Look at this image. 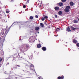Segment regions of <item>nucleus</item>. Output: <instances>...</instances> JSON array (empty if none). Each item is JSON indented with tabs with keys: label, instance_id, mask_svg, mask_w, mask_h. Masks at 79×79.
<instances>
[{
	"label": "nucleus",
	"instance_id": "obj_1",
	"mask_svg": "<svg viewBox=\"0 0 79 79\" xmlns=\"http://www.w3.org/2000/svg\"><path fill=\"white\" fill-rule=\"evenodd\" d=\"M71 8V7H70L69 6H66V7L64 9V11L66 13H68L69 11V10H70Z\"/></svg>",
	"mask_w": 79,
	"mask_h": 79
},
{
	"label": "nucleus",
	"instance_id": "obj_2",
	"mask_svg": "<svg viewBox=\"0 0 79 79\" xmlns=\"http://www.w3.org/2000/svg\"><path fill=\"white\" fill-rule=\"evenodd\" d=\"M9 31V30H7V28H6L5 30V33H4V32L3 31V33L2 34V35H3V37H6V34H8V32Z\"/></svg>",
	"mask_w": 79,
	"mask_h": 79
},
{
	"label": "nucleus",
	"instance_id": "obj_3",
	"mask_svg": "<svg viewBox=\"0 0 79 79\" xmlns=\"http://www.w3.org/2000/svg\"><path fill=\"white\" fill-rule=\"evenodd\" d=\"M17 75H15V76H12L11 77H10V78H6V79H17L18 77H16Z\"/></svg>",
	"mask_w": 79,
	"mask_h": 79
},
{
	"label": "nucleus",
	"instance_id": "obj_4",
	"mask_svg": "<svg viewBox=\"0 0 79 79\" xmlns=\"http://www.w3.org/2000/svg\"><path fill=\"white\" fill-rule=\"evenodd\" d=\"M70 28L72 30H73V31H76L79 29V28L78 27L74 28L72 26H71Z\"/></svg>",
	"mask_w": 79,
	"mask_h": 79
},
{
	"label": "nucleus",
	"instance_id": "obj_5",
	"mask_svg": "<svg viewBox=\"0 0 79 79\" xmlns=\"http://www.w3.org/2000/svg\"><path fill=\"white\" fill-rule=\"evenodd\" d=\"M34 69V65H31L30 66V69L31 70H33Z\"/></svg>",
	"mask_w": 79,
	"mask_h": 79
},
{
	"label": "nucleus",
	"instance_id": "obj_6",
	"mask_svg": "<svg viewBox=\"0 0 79 79\" xmlns=\"http://www.w3.org/2000/svg\"><path fill=\"white\" fill-rule=\"evenodd\" d=\"M63 5V3L62 2H60L59 3V6H62Z\"/></svg>",
	"mask_w": 79,
	"mask_h": 79
},
{
	"label": "nucleus",
	"instance_id": "obj_7",
	"mask_svg": "<svg viewBox=\"0 0 79 79\" xmlns=\"http://www.w3.org/2000/svg\"><path fill=\"white\" fill-rule=\"evenodd\" d=\"M67 30L68 31V32H70L71 31V30L70 29V28L69 27H67Z\"/></svg>",
	"mask_w": 79,
	"mask_h": 79
},
{
	"label": "nucleus",
	"instance_id": "obj_8",
	"mask_svg": "<svg viewBox=\"0 0 79 79\" xmlns=\"http://www.w3.org/2000/svg\"><path fill=\"white\" fill-rule=\"evenodd\" d=\"M42 49L43 51H46L47 48L45 47H43L42 48Z\"/></svg>",
	"mask_w": 79,
	"mask_h": 79
},
{
	"label": "nucleus",
	"instance_id": "obj_9",
	"mask_svg": "<svg viewBox=\"0 0 79 79\" xmlns=\"http://www.w3.org/2000/svg\"><path fill=\"white\" fill-rule=\"evenodd\" d=\"M60 8H59V7L58 6L55 7V10H58Z\"/></svg>",
	"mask_w": 79,
	"mask_h": 79
},
{
	"label": "nucleus",
	"instance_id": "obj_10",
	"mask_svg": "<svg viewBox=\"0 0 79 79\" xmlns=\"http://www.w3.org/2000/svg\"><path fill=\"white\" fill-rule=\"evenodd\" d=\"M26 50V48H23L22 49V51L23 52H25V51Z\"/></svg>",
	"mask_w": 79,
	"mask_h": 79
},
{
	"label": "nucleus",
	"instance_id": "obj_11",
	"mask_svg": "<svg viewBox=\"0 0 79 79\" xmlns=\"http://www.w3.org/2000/svg\"><path fill=\"white\" fill-rule=\"evenodd\" d=\"M70 6H73V5H74V3L73 2H70Z\"/></svg>",
	"mask_w": 79,
	"mask_h": 79
},
{
	"label": "nucleus",
	"instance_id": "obj_12",
	"mask_svg": "<svg viewBox=\"0 0 79 79\" xmlns=\"http://www.w3.org/2000/svg\"><path fill=\"white\" fill-rule=\"evenodd\" d=\"M35 31H38V30H39V27H36L35 28Z\"/></svg>",
	"mask_w": 79,
	"mask_h": 79
},
{
	"label": "nucleus",
	"instance_id": "obj_13",
	"mask_svg": "<svg viewBox=\"0 0 79 79\" xmlns=\"http://www.w3.org/2000/svg\"><path fill=\"white\" fill-rule=\"evenodd\" d=\"M40 25L41 26V27H44V25L42 23H40Z\"/></svg>",
	"mask_w": 79,
	"mask_h": 79
},
{
	"label": "nucleus",
	"instance_id": "obj_14",
	"mask_svg": "<svg viewBox=\"0 0 79 79\" xmlns=\"http://www.w3.org/2000/svg\"><path fill=\"white\" fill-rule=\"evenodd\" d=\"M73 42L74 44H76V42H77V40H73Z\"/></svg>",
	"mask_w": 79,
	"mask_h": 79
},
{
	"label": "nucleus",
	"instance_id": "obj_15",
	"mask_svg": "<svg viewBox=\"0 0 79 79\" xmlns=\"http://www.w3.org/2000/svg\"><path fill=\"white\" fill-rule=\"evenodd\" d=\"M58 13H59V15H62V11H60Z\"/></svg>",
	"mask_w": 79,
	"mask_h": 79
},
{
	"label": "nucleus",
	"instance_id": "obj_16",
	"mask_svg": "<svg viewBox=\"0 0 79 79\" xmlns=\"http://www.w3.org/2000/svg\"><path fill=\"white\" fill-rule=\"evenodd\" d=\"M38 48H40L41 47V45L40 44H38L37 46Z\"/></svg>",
	"mask_w": 79,
	"mask_h": 79
},
{
	"label": "nucleus",
	"instance_id": "obj_17",
	"mask_svg": "<svg viewBox=\"0 0 79 79\" xmlns=\"http://www.w3.org/2000/svg\"><path fill=\"white\" fill-rule=\"evenodd\" d=\"M74 23H78V21L77 20H75L74 21Z\"/></svg>",
	"mask_w": 79,
	"mask_h": 79
},
{
	"label": "nucleus",
	"instance_id": "obj_18",
	"mask_svg": "<svg viewBox=\"0 0 79 79\" xmlns=\"http://www.w3.org/2000/svg\"><path fill=\"white\" fill-rule=\"evenodd\" d=\"M29 47V45H26V47L25 48L26 49V48H28V47Z\"/></svg>",
	"mask_w": 79,
	"mask_h": 79
},
{
	"label": "nucleus",
	"instance_id": "obj_19",
	"mask_svg": "<svg viewBox=\"0 0 79 79\" xmlns=\"http://www.w3.org/2000/svg\"><path fill=\"white\" fill-rule=\"evenodd\" d=\"M30 19H33V17L31 16L30 17Z\"/></svg>",
	"mask_w": 79,
	"mask_h": 79
},
{
	"label": "nucleus",
	"instance_id": "obj_20",
	"mask_svg": "<svg viewBox=\"0 0 79 79\" xmlns=\"http://www.w3.org/2000/svg\"><path fill=\"white\" fill-rule=\"evenodd\" d=\"M61 1L62 2H65L66 1V0H61Z\"/></svg>",
	"mask_w": 79,
	"mask_h": 79
},
{
	"label": "nucleus",
	"instance_id": "obj_21",
	"mask_svg": "<svg viewBox=\"0 0 79 79\" xmlns=\"http://www.w3.org/2000/svg\"><path fill=\"white\" fill-rule=\"evenodd\" d=\"M44 18L45 19H47V18H48V17L47 16H45L44 17Z\"/></svg>",
	"mask_w": 79,
	"mask_h": 79
},
{
	"label": "nucleus",
	"instance_id": "obj_22",
	"mask_svg": "<svg viewBox=\"0 0 79 79\" xmlns=\"http://www.w3.org/2000/svg\"><path fill=\"white\" fill-rule=\"evenodd\" d=\"M42 21H44L45 20V18H42L41 19Z\"/></svg>",
	"mask_w": 79,
	"mask_h": 79
},
{
	"label": "nucleus",
	"instance_id": "obj_23",
	"mask_svg": "<svg viewBox=\"0 0 79 79\" xmlns=\"http://www.w3.org/2000/svg\"><path fill=\"white\" fill-rule=\"evenodd\" d=\"M33 31H34V30H33V29H31V30H30V32H33Z\"/></svg>",
	"mask_w": 79,
	"mask_h": 79
},
{
	"label": "nucleus",
	"instance_id": "obj_24",
	"mask_svg": "<svg viewBox=\"0 0 79 79\" xmlns=\"http://www.w3.org/2000/svg\"><path fill=\"white\" fill-rule=\"evenodd\" d=\"M64 79V77H63V76H62L61 77L60 79Z\"/></svg>",
	"mask_w": 79,
	"mask_h": 79
},
{
	"label": "nucleus",
	"instance_id": "obj_25",
	"mask_svg": "<svg viewBox=\"0 0 79 79\" xmlns=\"http://www.w3.org/2000/svg\"><path fill=\"white\" fill-rule=\"evenodd\" d=\"M77 45L78 47H79V43H78L77 44Z\"/></svg>",
	"mask_w": 79,
	"mask_h": 79
},
{
	"label": "nucleus",
	"instance_id": "obj_26",
	"mask_svg": "<svg viewBox=\"0 0 79 79\" xmlns=\"http://www.w3.org/2000/svg\"><path fill=\"white\" fill-rule=\"evenodd\" d=\"M26 5H24L23 6V8H26Z\"/></svg>",
	"mask_w": 79,
	"mask_h": 79
},
{
	"label": "nucleus",
	"instance_id": "obj_27",
	"mask_svg": "<svg viewBox=\"0 0 79 79\" xmlns=\"http://www.w3.org/2000/svg\"><path fill=\"white\" fill-rule=\"evenodd\" d=\"M35 17L36 18H38V15H35Z\"/></svg>",
	"mask_w": 79,
	"mask_h": 79
},
{
	"label": "nucleus",
	"instance_id": "obj_28",
	"mask_svg": "<svg viewBox=\"0 0 79 79\" xmlns=\"http://www.w3.org/2000/svg\"><path fill=\"white\" fill-rule=\"evenodd\" d=\"M55 18H57V15H55Z\"/></svg>",
	"mask_w": 79,
	"mask_h": 79
},
{
	"label": "nucleus",
	"instance_id": "obj_29",
	"mask_svg": "<svg viewBox=\"0 0 79 79\" xmlns=\"http://www.w3.org/2000/svg\"><path fill=\"white\" fill-rule=\"evenodd\" d=\"M6 13H9V12L8 11H6Z\"/></svg>",
	"mask_w": 79,
	"mask_h": 79
},
{
	"label": "nucleus",
	"instance_id": "obj_30",
	"mask_svg": "<svg viewBox=\"0 0 79 79\" xmlns=\"http://www.w3.org/2000/svg\"><path fill=\"white\" fill-rule=\"evenodd\" d=\"M58 79H61V77H58Z\"/></svg>",
	"mask_w": 79,
	"mask_h": 79
},
{
	"label": "nucleus",
	"instance_id": "obj_31",
	"mask_svg": "<svg viewBox=\"0 0 79 79\" xmlns=\"http://www.w3.org/2000/svg\"><path fill=\"white\" fill-rule=\"evenodd\" d=\"M2 60V58H0V62Z\"/></svg>",
	"mask_w": 79,
	"mask_h": 79
},
{
	"label": "nucleus",
	"instance_id": "obj_32",
	"mask_svg": "<svg viewBox=\"0 0 79 79\" xmlns=\"http://www.w3.org/2000/svg\"><path fill=\"white\" fill-rule=\"evenodd\" d=\"M57 29L59 30V31H60V28H57Z\"/></svg>",
	"mask_w": 79,
	"mask_h": 79
},
{
	"label": "nucleus",
	"instance_id": "obj_33",
	"mask_svg": "<svg viewBox=\"0 0 79 79\" xmlns=\"http://www.w3.org/2000/svg\"><path fill=\"white\" fill-rule=\"evenodd\" d=\"M56 31H58V29H57L56 30Z\"/></svg>",
	"mask_w": 79,
	"mask_h": 79
},
{
	"label": "nucleus",
	"instance_id": "obj_34",
	"mask_svg": "<svg viewBox=\"0 0 79 79\" xmlns=\"http://www.w3.org/2000/svg\"><path fill=\"white\" fill-rule=\"evenodd\" d=\"M17 66H18V67H20V66H19V65H17Z\"/></svg>",
	"mask_w": 79,
	"mask_h": 79
},
{
	"label": "nucleus",
	"instance_id": "obj_35",
	"mask_svg": "<svg viewBox=\"0 0 79 79\" xmlns=\"http://www.w3.org/2000/svg\"><path fill=\"white\" fill-rule=\"evenodd\" d=\"M13 1V0H11V2H12V1Z\"/></svg>",
	"mask_w": 79,
	"mask_h": 79
},
{
	"label": "nucleus",
	"instance_id": "obj_36",
	"mask_svg": "<svg viewBox=\"0 0 79 79\" xmlns=\"http://www.w3.org/2000/svg\"><path fill=\"white\" fill-rule=\"evenodd\" d=\"M48 4H49L48 3L47 4V5H48Z\"/></svg>",
	"mask_w": 79,
	"mask_h": 79
},
{
	"label": "nucleus",
	"instance_id": "obj_37",
	"mask_svg": "<svg viewBox=\"0 0 79 79\" xmlns=\"http://www.w3.org/2000/svg\"><path fill=\"white\" fill-rule=\"evenodd\" d=\"M39 79H40V77H39Z\"/></svg>",
	"mask_w": 79,
	"mask_h": 79
},
{
	"label": "nucleus",
	"instance_id": "obj_38",
	"mask_svg": "<svg viewBox=\"0 0 79 79\" xmlns=\"http://www.w3.org/2000/svg\"><path fill=\"white\" fill-rule=\"evenodd\" d=\"M44 24H46V23H44Z\"/></svg>",
	"mask_w": 79,
	"mask_h": 79
},
{
	"label": "nucleus",
	"instance_id": "obj_39",
	"mask_svg": "<svg viewBox=\"0 0 79 79\" xmlns=\"http://www.w3.org/2000/svg\"><path fill=\"white\" fill-rule=\"evenodd\" d=\"M39 32H38V34H39Z\"/></svg>",
	"mask_w": 79,
	"mask_h": 79
},
{
	"label": "nucleus",
	"instance_id": "obj_40",
	"mask_svg": "<svg viewBox=\"0 0 79 79\" xmlns=\"http://www.w3.org/2000/svg\"><path fill=\"white\" fill-rule=\"evenodd\" d=\"M30 0H28V2H29V1Z\"/></svg>",
	"mask_w": 79,
	"mask_h": 79
},
{
	"label": "nucleus",
	"instance_id": "obj_41",
	"mask_svg": "<svg viewBox=\"0 0 79 79\" xmlns=\"http://www.w3.org/2000/svg\"><path fill=\"white\" fill-rule=\"evenodd\" d=\"M0 39H1V37H0Z\"/></svg>",
	"mask_w": 79,
	"mask_h": 79
},
{
	"label": "nucleus",
	"instance_id": "obj_42",
	"mask_svg": "<svg viewBox=\"0 0 79 79\" xmlns=\"http://www.w3.org/2000/svg\"><path fill=\"white\" fill-rule=\"evenodd\" d=\"M1 12V11L0 10V13Z\"/></svg>",
	"mask_w": 79,
	"mask_h": 79
}]
</instances>
